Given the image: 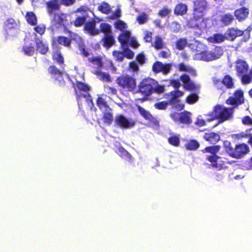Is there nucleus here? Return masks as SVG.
Returning <instances> with one entry per match:
<instances>
[{"label":"nucleus","mask_w":252,"mask_h":252,"mask_svg":"<svg viewBox=\"0 0 252 252\" xmlns=\"http://www.w3.org/2000/svg\"><path fill=\"white\" fill-rule=\"evenodd\" d=\"M222 84L228 89L234 88L233 78L229 75H225L222 78Z\"/></svg>","instance_id":"nucleus-36"},{"label":"nucleus","mask_w":252,"mask_h":252,"mask_svg":"<svg viewBox=\"0 0 252 252\" xmlns=\"http://www.w3.org/2000/svg\"><path fill=\"white\" fill-rule=\"evenodd\" d=\"M19 25L13 18H8L3 24L5 37L15 35L18 31Z\"/></svg>","instance_id":"nucleus-11"},{"label":"nucleus","mask_w":252,"mask_h":252,"mask_svg":"<svg viewBox=\"0 0 252 252\" xmlns=\"http://www.w3.org/2000/svg\"><path fill=\"white\" fill-rule=\"evenodd\" d=\"M63 32L64 33L68 34V37L63 35H59L54 37L51 40L52 49L60 47L58 45L69 48L71 47L72 41L75 40L76 37L78 36V34L76 33L68 30L66 26L64 27Z\"/></svg>","instance_id":"nucleus-3"},{"label":"nucleus","mask_w":252,"mask_h":252,"mask_svg":"<svg viewBox=\"0 0 252 252\" xmlns=\"http://www.w3.org/2000/svg\"><path fill=\"white\" fill-rule=\"evenodd\" d=\"M226 103L228 104L233 105H240L239 103L238 102V100L234 97L232 96L229 97L226 101Z\"/></svg>","instance_id":"nucleus-62"},{"label":"nucleus","mask_w":252,"mask_h":252,"mask_svg":"<svg viewBox=\"0 0 252 252\" xmlns=\"http://www.w3.org/2000/svg\"><path fill=\"white\" fill-rule=\"evenodd\" d=\"M178 69L180 71H186L195 74V70L192 67L187 66L184 63H181L178 64Z\"/></svg>","instance_id":"nucleus-43"},{"label":"nucleus","mask_w":252,"mask_h":252,"mask_svg":"<svg viewBox=\"0 0 252 252\" xmlns=\"http://www.w3.org/2000/svg\"><path fill=\"white\" fill-rule=\"evenodd\" d=\"M234 15L240 22L245 20L249 14V9L246 7H242L235 10Z\"/></svg>","instance_id":"nucleus-23"},{"label":"nucleus","mask_w":252,"mask_h":252,"mask_svg":"<svg viewBox=\"0 0 252 252\" xmlns=\"http://www.w3.org/2000/svg\"><path fill=\"white\" fill-rule=\"evenodd\" d=\"M35 43L36 48L41 55H45L49 51V48L48 44L44 43L43 41L39 37H35Z\"/></svg>","instance_id":"nucleus-22"},{"label":"nucleus","mask_w":252,"mask_h":252,"mask_svg":"<svg viewBox=\"0 0 252 252\" xmlns=\"http://www.w3.org/2000/svg\"><path fill=\"white\" fill-rule=\"evenodd\" d=\"M100 32L103 33L104 35H107L112 33L111 26L107 23H101L99 26L98 30V34Z\"/></svg>","instance_id":"nucleus-34"},{"label":"nucleus","mask_w":252,"mask_h":252,"mask_svg":"<svg viewBox=\"0 0 252 252\" xmlns=\"http://www.w3.org/2000/svg\"><path fill=\"white\" fill-rule=\"evenodd\" d=\"M34 26L33 29L37 33L41 35L44 34L46 31V27L44 25H38Z\"/></svg>","instance_id":"nucleus-54"},{"label":"nucleus","mask_w":252,"mask_h":252,"mask_svg":"<svg viewBox=\"0 0 252 252\" xmlns=\"http://www.w3.org/2000/svg\"><path fill=\"white\" fill-rule=\"evenodd\" d=\"M168 141L170 145L174 147H178L180 143L179 137L177 135H173L169 137L168 139Z\"/></svg>","instance_id":"nucleus-45"},{"label":"nucleus","mask_w":252,"mask_h":252,"mask_svg":"<svg viewBox=\"0 0 252 252\" xmlns=\"http://www.w3.org/2000/svg\"><path fill=\"white\" fill-rule=\"evenodd\" d=\"M220 148V145H212L206 147L201 150L204 154H210L206 156V159L211 163L210 165L211 167L218 170L226 168L227 164L231 163L227 158L217 155Z\"/></svg>","instance_id":"nucleus-1"},{"label":"nucleus","mask_w":252,"mask_h":252,"mask_svg":"<svg viewBox=\"0 0 252 252\" xmlns=\"http://www.w3.org/2000/svg\"><path fill=\"white\" fill-rule=\"evenodd\" d=\"M199 147V143L195 139H190L185 145V149L189 151H196Z\"/></svg>","instance_id":"nucleus-32"},{"label":"nucleus","mask_w":252,"mask_h":252,"mask_svg":"<svg viewBox=\"0 0 252 252\" xmlns=\"http://www.w3.org/2000/svg\"><path fill=\"white\" fill-rule=\"evenodd\" d=\"M235 68L238 75L240 76L248 72L249 65L245 61L239 59L236 62Z\"/></svg>","instance_id":"nucleus-21"},{"label":"nucleus","mask_w":252,"mask_h":252,"mask_svg":"<svg viewBox=\"0 0 252 252\" xmlns=\"http://www.w3.org/2000/svg\"><path fill=\"white\" fill-rule=\"evenodd\" d=\"M233 115V108H227L220 105H217L214 108L209 121L217 119L222 123L232 119Z\"/></svg>","instance_id":"nucleus-5"},{"label":"nucleus","mask_w":252,"mask_h":252,"mask_svg":"<svg viewBox=\"0 0 252 252\" xmlns=\"http://www.w3.org/2000/svg\"><path fill=\"white\" fill-rule=\"evenodd\" d=\"M222 54V49L220 47H217L212 51L205 50L198 52L197 50L196 56L200 60L209 62L220 58Z\"/></svg>","instance_id":"nucleus-9"},{"label":"nucleus","mask_w":252,"mask_h":252,"mask_svg":"<svg viewBox=\"0 0 252 252\" xmlns=\"http://www.w3.org/2000/svg\"><path fill=\"white\" fill-rule=\"evenodd\" d=\"M148 19V15L143 12L139 14L136 18V20L140 25L144 24L146 23Z\"/></svg>","instance_id":"nucleus-53"},{"label":"nucleus","mask_w":252,"mask_h":252,"mask_svg":"<svg viewBox=\"0 0 252 252\" xmlns=\"http://www.w3.org/2000/svg\"><path fill=\"white\" fill-rule=\"evenodd\" d=\"M190 113L187 111H184L180 113V121L179 123L189 125L191 123V119L190 117Z\"/></svg>","instance_id":"nucleus-30"},{"label":"nucleus","mask_w":252,"mask_h":252,"mask_svg":"<svg viewBox=\"0 0 252 252\" xmlns=\"http://www.w3.org/2000/svg\"><path fill=\"white\" fill-rule=\"evenodd\" d=\"M244 32L243 31L239 30L237 28H231L227 30L225 35L227 40L232 41L237 37L242 36Z\"/></svg>","instance_id":"nucleus-20"},{"label":"nucleus","mask_w":252,"mask_h":252,"mask_svg":"<svg viewBox=\"0 0 252 252\" xmlns=\"http://www.w3.org/2000/svg\"><path fill=\"white\" fill-rule=\"evenodd\" d=\"M242 123L244 125L251 126L252 125V118L249 116H246L242 118Z\"/></svg>","instance_id":"nucleus-60"},{"label":"nucleus","mask_w":252,"mask_h":252,"mask_svg":"<svg viewBox=\"0 0 252 252\" xmlns=\"http://www.w3.org/2000/svg\"><path fill=\"white\" fill-rule=\"evenodd\" d=\"M212 81L216 88L218 90H221L222 89V79L220 80L217 77H213L212 78Z\"/></svg>","instance_id":"nucleus-57"},{"label":"nucleus","mask_w":252,"mask_h":252,"mask_svg":"<svg viewBox=\"0 0 252 252\" xmlns=\"http://www.w3.org/2000/svg\"><path fill=\"white\" fill-rule=\"evenodd\" d=\"M123 49L125 57L128 59H132L134 57V53L127 47H125Z\"/></svg>","instance_id":"nucleus-55"},{"label":"nucleus","mask_w":252,"mask_h":252,"mask_svg":"<svg viewBox=\"0 0 252 252\" xmlns=\"http://www.w3.org/2000/svg\"><path fill=\"white\" fill-rule=\"evenodd\" d=\"M48 72L53 79L55 87L57 88H64L66 83L63 79L62 72L56 65H50L48 68Z\"/></svg>","instance_id":"nucleus-10"},{"label":"nucleus","mask_w":252,"mask_h":252,"mask_svg":"<svg viewBox=\"0 0 252 252\" xmlns=\"http://www.w3.org/2000/svg\"><path fill=\"white\" fill-rule=\"evenodd\" d=\"M168 104L167 101H162L156 103L154 104V107L158 110H165Z\"/></svg>","instance_id":"nucleus-52"},{"label":"nucleus","mask_w":252,"mask_h":252,"mask_svg":"<svg viewBox=\"0 0 252 252\" xmlns=\"http://www.w3.org/2000/svg\"><path fill=\"white\" fill-rule=\"evenodd\" d=\"M136 60L140 64H144L145 63V57L143 53H139L137 55Z\"/></svg>","instance_id":"nucleus-64"},{"label":"nucleus","mask_w":252,"mask_h":252,"mask_svg":"<svg viewBox=\"0 0 252 252\" xmlns=\"http://www.w3.org/2000/svg\"><path fill=\"white\" fill-rule=\"evenodd\" d=\"M98 10L103 14H108L111 12V8L108 3L102 2L98 6Z\"/></svg>","instance_id":"nucleus-38"},{"label":"nucleus","mask_w":252,"mask_h":252,"mask_svg":"<svg viewBox=\"0 0 252 252\" xmlns=\"http://www.w3.org/2000/svg\"><path fill=\"white\" fill-rule=\"evenodd\" d=\"M116 82L121 88L126 92H132L136 87V79L129 75H123L118 77Z\"/></svg>","instance_id":"nucleus-7"},{"label":"nucleus","mask_w":252,"mask_h":252,"mask_svg":"<svg viewBox=\"0 0 252 252\" xmlns=\"http://www.w3.org/2000/svg\"><path fill=\"white\" fill-rule=\"evenodd\" d=\"M153 46L157 50L162 49L163 47L162 39L159 36H156Z\"/></svg>","instance_id":"nucleus-50"},{"label":"nucleus","mask_w":252,"mask_h":252,"mask_svg":"<svg viewBox=\"0 0 252 252\" xmlns=\"http://www.w3.org/2000/svg\"><path fill=\"white\" fill-rule=\"evenodd\" d=\"M115 152L121 158L127 160L128 162L130 163L133 162V158L131 155L122 146L118 147Z\"/></svg>","instance_id":"nucleus-26"},{"label":"nucleus","mask_w":252,"mask_h":252,"mask_svg":"<svg viewBox=\"0 0 252 252\" xmlns=\"http://www.w3.org/2000/svg\"><path fill=\"white\" fill-rule=\"evenodd\" d=\"M24 54L29 56H32L35 51L34 47L32 46H24L22 48Z\"/></svg>","instance_id":"nucleus-44"},{"label":"nucleus","mask_w":252,"mask_h":252,"mask_svg":"<svg viewBox=\"0 0 252 252\" xmlns=\"http://www.w3.org/2000/svg\"><path fill=\"white\" fill-rule=\"evenodd\" d=\"M227 39L226 35L221 33H215L212 36L209 37V40L213 43H220Z\"/></svg>","instance_id":"nucleus-33"},{"label":"nucleus","mask_w":252,"mask_h":252,"mask_svg":"<svg viewBox=\"0 0 252 252\" xmlns=\"http://www.w3.org/2000/svg\"><path fill=\"white\" fill-rule=\"evenodd\" d=\"M26 20L30 25L36 26L37 23V18L34 13L32 11H28L25 15Z\"/></svg>","instance_id":"nucleus-29"},{"label":"nucleus","mask_w":252,"mask_h":252,"mask_svg":"<svg viewBox=\"0 0 252 252\" xmlns=\"http://www.w3.org/2000/svg\"><path fill=\"white\" fill-rule=\"evenodd\" d=\"M88 10L83 7H80L77 9L75 12H83L82 16H77L74 20L73 21L72 24L75 27H80L85 25L86 19L88 17Z\"/></svg>","instance_id":"nucleus-14"},{"label":"nucleus","mask_w":252,"mask_h":252,"mask_svg":"<svg viewBox=\"0 0 252 252\" xmlns=\"http://www.w3.org/2000/svg\"><path fill=\"white\" fill-rule=\"evenodd\" d=\"M47 13L52 15L55 11L59 10L61 7L60 0H49L45 3Z\"/></svg>","instance_id":"nucleus-19"},{"label":"nucleus","mask_w":252,"mask_h":252,"mask_svg":"<svg viewBox=\"0 0 252 252\" xmlns=\"http://www.w3.org/2000/svg\"><path fill=\"white\" fill-rule=\"evenodd\" d=\"M52 59L55 63L61 66H64V59L61 51V47L52 49Z\"/></svg>","instance_id":"nucleus-18"},{"label":"nucleus","mask_w":252,"mask_h":252,"mask_svg":"<svg viewBox=\"0 0 252 252\" xmlns=\"http://www.w3.org/2000/svg\"><path fill=\"white\" fill-rule=\"evenodd\" d=\"M203 138L210 144H216L220 140V136L217 133L209 132L204 134Z\"/></svg>","instance_id":"nucleus-24"},{"label":"nucleus","mask_w":252,"mask_h":252,"mask_svg":"<svg viewBox=\"0 0 252 252\" xmlns=\"http://www.w3.org/2000/svg\"><path fill=\"white\" fill-rule=\"evenodd\" d=\"M121 15V10L118 8L112 13V14L109 16V18L112 20H114L119 18Z\"/></svg>","instance_id":"nucleus-61"},{"label":"nucleus","mask_w":252,"mask_h":252,"mask_svg":"<svg viewBox=\"0 0 252 252\" xmlns=\"http://www.w3.org/2000/svg\"><path fill=\"white\" fill-rule=\"evenodd\" d=\"M169 83L171 86L175 88V90H179L181 83L178 79H170Z\"/></svg>","instance_id":"nucleus-59"},{"label":"nucleus","mask_w":252,"mask_h":252,"mask_svg":"<svg viewBox=\"0 0 252 252\" xmlns=\"http://www.w3.org/2000/svg\"><path fill=\"white\" fill-rule=\"evenodd\" d=\"M61 5L65 6H69L72 5L75 1V0H60Z\"/></svg>","instance_id":"nucleus-63"},{"label":"nucleus","mask_w":252,"mask_h":252,"mask_svg":"<svg viewBox=\"0 0 252 252\" xmlns=\"http://www.w3.org/2000/svg\"><path fill=\"white\" fill-rule=\"evenodd\" d=\"M171 67V63L163 64L161 62L157 61L152 65V70L155 73L161 72L163 74H167L170 72Z\"/></svg>","instance_id":"nucleus-13"},{"label":"nucleus","mask_w":252,"mask_h":252,"mask_svg":"<svg viewBox=\"0 0 252 252\" xmlns=\"http://www.w3.org/2000/svg\"><path fill=\"white\" fill-rule=\"evenodd\" d=\"M188 6L183 3H179L176 5L174 9V14L177 16H183L188 11Z\"/></svg>","instance_id":"nucleus-28"},{"label":"nucleus","mask_w":252,"mask_h":252,"mask_svg":"<svg viewBox=\"0 0 252 252\" xmlns=\"http://www.w3.org/2000/svg\"><path fill=\"white\" fill-rule=\"evenodd\" d=\"M234 20L233 15L229 13L222 15L220 18V21L224 26L230 25Z\"/></svg>","instance_id":"nucleus-37"},{"label":"nucleus","mask_w":252,"mask_h":252,"mask_svg":"<svg viewBox=\"0 0 252 252\" xmlns=\"http://www.w3.org/2000/svg\"><path fill=\"white\" fill-rule=\"evenodd\" d=\"M224 147L229 156L236 159L242 158L250 152L249 146L245 143L236 144L233 148L230 142L225 141L224 143Z\"/></svg>","instance_id":"nucleus-4"},{"label":"nucleus","mask_w":252,"mask_h":252,"mask_svg":"<svg viewBox=\"0 0 252 252\" xmlns=\"http://www.w3.org/2000/svg\"><path fill=\"white\" fill-rule=\"evenodd\" d=\"M164 86L159 85L158 82L151 78L142 79L138 86L137 92L146 99L154 93L161 94L164 91Z\"/></svg>","instance_id":"nucleus-2"},{"label":"nucleus","mask_w":252,"mask_h":252,"mask_svg":"<svg viewBox=\"0 0 252 252\" xmlns=\"http://www.w3.org/2000/svg\"><path fill=\"white\" fill-rule=\"evenodd\" d=\"M115 28L121 31L127 28V25L125 22L121 20H118L114 23Z\"/></svg>","instance_id":"nucleus-49"},{"label":"nucleus","mask_w":252,"mask_h":252,"mask_svg":"<svg viewBox=\"0 0 252 252\" xmlns=\"http://www.w3.org/2000/svg\"><path fill=\"white\" fill-rule=\"evenodd\" d=\"M137 109L141 115L142 116V117H143L146 120H151L152 119V115L149 111L146 110L144 108L138 105L137 106Z\"/></svg>","instance_id":"nucleus-41"},{"label":"nucleus","mask_w":252,"mask_h":252,"mask_svg":"<svg viewBox=\"0 0 252 252\" xmlns=\"http://www.w3.org/2000/svg\"><path fill=\"white\" fill-rule=\"evenodd\" d=\"M102 95H99L96 99V105L101 110H103L105 111L110 110L105 98L102 97Z\"/></svg>","instance_id":"nucleus-31"},{"label":"nucleus","mask_w":252,"mask_h":252,"mask_svg":"<svg viewBox=\"0 0 252 252\" xmlns=\"http://www.w3.org/2000/svg\"><path fill=\"white\" fill-rule=\"evenodd\" d=\"M102 119L104 124L110 125L113 121L112 113L110 112L105 111L103 114Z\"/></svg>","instance_id":"nucleus-40"},{"label":"nucleus","mask_w":252,"mask_h":252,"mask_svg":"<svg viewBox=\"0 0 252 252\" xmlns=\"http://www.w3.org/2000/svg\"><path fill=\"white\" fill-rule=\"evenodd\" d=\"M234 97L238 100L239 104H243L244 102V93L241 90H236L234 93Z\"/></svg>","instance_id":"nucleus-42"},{"label":"nucleus","mask_w":252,"mask_h":252,"mask_svg":"<svg viewBox=\"0 0 252 252\" xmlns=\"http://www.w3.org/2000/svg\"><path fill=\"white\" fill-rule=\"evenodd\" d=\"M183 92L179 90H175L171 91L168 94H166V98L167 102L170 105H174L178 102H180L179 97L183 95Z\"/></svg>","instance_id":"nucleus-16"},{"label":"nucleus","mask_w":252,"mask_h":252,"mask_svg":"<svg viewBox=\"0 0 252 252\" xmlns=\"http://www.w3.org/2000/svg\"><path fill=\"white\" fill-rule=\"evenodd\" d=\"M130 39V32L129 31H125L120 34L118 37V41L121 43L123 48L127 46V44Z\"/></svg>","instance_id":"nucleus-25"},{"label":"nucleus","mask_w":252,"mask_h":252,"mask_svg":"<svg viewBox=\"0 0 252 252\" xmlns=\"http://www.w3.org/2000/svg\"><path fill=\"white\" fill-rule=\"evenodd\" d=\"M112 54L116 61L122 62L124 59L125 55L123 51L114 50L113 51Z\"/></svg>","instance_id":"nucleus-48"},{"label":"nucleus","mask_w":252,"mask_h":252,"mask_svg":"<svg viewBox=\"0 0 252 252\" xmlns=\"http://www.w3.org/2000/svg\"><path fill=\"white\" fill-rule=\"evenodd\" d=\"M208 2L206 0L193 1L192 18L195 21L203 19L208 8Z\"/></svg>","instance_id":"nucleus-6"},{"label":"nucleus","mask_w":252,"mask_h":252,"mask_svg":"<svg viewBox=\"0 0 252 252\" xmlns=\"http://www.w3.org/2000/svg\"><path fill=\"white\" fill-rule=\"evenodd\" d=\"M74 88L77 99H80L81 96H82L86 98V100L89 104H94L93 98L89 92L91 89L90 86L86 83L77 81L74 85Z\"/></svg>","instance_id":"nucleus-8"},{"label":"nucleus","mask_w":252,"mask_h":252,"mask_svg":"<svg viewBox=\"0 0 252 252\" xmlns=\"http://www.w3.org/2000/svg\"><path fill=\"white\" fill-rule=\"evenodd\" d=\"M94 73L101 81H106L107 82L111 81V78L108 73L102 72L100 70H96Z\"/></svg>","instance_id":"nucleus-35"},{"label":"nucleus","mask_w":252,"mask_h":252,"mask_svg":"<svg viewBox=\"0 0 252 252\" xmlns=\"http://www.w3.org/2000/svg\"><path fill=\"white\" fill-rule=\"evenodd\" d=\"M96 20L93 18L91 21L85 23L84 25V30L91 35H96L98 34V29L95 28L96 24L102 21V19L96 18Z\"/></svg>","instance_id":"nucleus-15"},{"label":"nucleus","mask_w":252,"mask_h":252,"mask_svg":"<svg viewBox=\"0 0 252 252\" xmlns=\"http://www.w3.org/2000/svg\"><path fill=\"white\" fill-rule=\"evenodd\" d=\"M184 88L185 90L190 91L195 90L196 86L193 82L189 80V82L184 85Z\"/></svg>","instance_id":"nucleus-58"},{"label":"nucleus","mask_w":252,"mask_h":252,"mask_svg":"<svg viewBox=\"0 0 252 252\" xmlns=\"http://www.w3.org/2000/svg\"><path fill=\"white\" fill-rule=\"evenodd\" d=\"M52 19V26L56 28L63 27L65 26L64 24L66 21V16L63 13H54Z\"/></svg>","instance_id":"nucleus-17"},{"label":"nucleus","mask_w":252,"mask_h":252,"mask_svg":"<svg viewBox=\"0 0 252 252\" xmlns=\"http://www.w3.org/2000/svg\"><path fill=\"white\" fill-rule=\"evenodd\" d=\"M171 10L168 8V6L165 5L163 6L158 11V15L161 17L163 18L168 15L171 12Z\"/></svg>","instance_id":"nucleus-46"},{"label":"nucleus","mask_w":252,"mask_h":252,"mask_svg":"<svg viewBox=\"0 0 252 252\" xmlns=\"http://www.w3.org/2000/svg\"><path fill=\"white\" fill-rule=\"evenodd\" d=\"M187 44L186 38H180L176 42V48L179 50H183Z\"/></svg>","instance_id":"nucleus-47"},{"label":"nucleus","mask_w":252,"mask_h":252,"mask_svg":"<svg viewBox=\"0 0 252 252\" xmlns=\"http://www.w3.org/2000/svg\"><path fill=\"white\" fill-rule=\"evenodd\" d=\"M90 61L92 63L96 65L97 67L99 68L102 67L103 63L100 57H94L90 59Z\"/></svg>","instance_id":"nucleus-51"},{"label":"nucleus","mask_w":252,"mask_h":252,"mask_svg":"<svg viewBox=\"0 0 252 252\" xmlns=\"http://www.w3.org/2000/svg\"><path fill=\"white\" fill-rule=\"evenodd\" d=\"M241 82L243 84H248L251 82L252 77L250 75L243 74L241 75Z\"/></svg>","instance_id":"nucleus-56"},{"label":"nucleus","mask_w":252,"mask_h":252,"mask_svg":"<svg viewBox=\"0 0 252 252\" xmlns=\"http://www.w3.org/2000/svg\"><path fill=\"white\" fill-rule=\"evenodd\" d=\"M115 124L116 126L122 129H127L134 126L135 125L134 121L128 120L123 115L117 116L115 119Z\"/></svg>","instance_id":"nucleus-12"},{"label":"nucleus","mask_w":252,"mask_h":252,"mask_svg":"<svg viewBox=\"0 0 252 252\" xmlns=\"http://www.w3.org/2000/svg\"><path fill=\"white\" fill-rule=\"evenodd\" d=\"M102 46L106 49L111 47L115 43V39L112 33L104 35L101 39Z\"/></svg>","instance_id":"nucleus-27"},{"label":"nucleus","mask_w":252,"mask_h":252,"mask_svg":"<svg viewBox=\"0 0 252 252\" xmlns=\"http://www.w3.org/2000/svg\"><path fill=\"white\" fill-rule=\"evenodd\" d=\"M199 99V96L196 93H190L186 98V102L189 104H192L196 103Z\"/></svg>","instance_id":"nucleus-39"}]
</instances>
